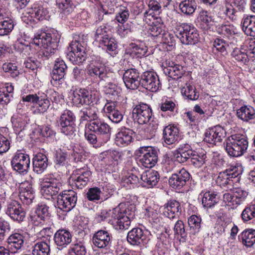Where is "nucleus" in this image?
<instances>
[{"mask_svg": "<svg viewBox=\"0 0 255 255\" xmlns=\"http://www.w3.org/2000/svg\"><path fill=\"white\" fill-rule=\"evenodd\" d=\"M5 214L12 220L19 223L23 221L26 214L21 205L15 200L7 203Z\"/></svg>", "mask_w": 255, "mask_h": 255, "instance_id": "nucleus-18", "label": "nucleus"}, {"mask_svg": "<svg viewBox=\"0 0 255 255\" xmlns=\"http://www.w3.org/2000/svg\"><path fill=\"white\" fill-rule=\"evenodd\" d=\"M25 237L19 233L11 234L7 239V248L12 253H15L24 245Z\"/></svg>", "mask_w": 255, "mask_h": 255, "instance_id": "nucleus-32", "label": "nucleus"}, {"mask_svg": "<svg viewBox=\"0 0 255 255\" xmlns=\"http://www.w3.org/2000/svg\"><path fill=\"white\" fill-rule=\"evenodd\" d=\"M109 223L113 226L116 230H127L130 225V220L129 217L122 211L120 208H114L112 211L111 219Z\"/></svg>", "mask_w": 255, "mask_h": 255, "instance_id": "nucleus-11", "label": "nucleus"}, {"mask_svg": "<svg viewBox=\"0 0 255 255\" xmlns=\"http://www.w3.org/2000/svg\"><path fill=\"white\" fill-rule=\"evenodd\" d=\"M140 85L152 92L157 91L161 86L157 74L149 70H146L141 74Z\"/></svg>", "mask_w": 255, "mask_h": 255, "instance_id": "nucleus-10", "label": "nucleus"}, {"mask_svg": "<svg viewBox=\"0 0 255 255\" xmlns=\"http://www.w3.org/2000/svg\"><path fill=\"white\" fill-rule=\"evenodd\" d=\"M158 127L157 120H152L144 129V137L147 139L153 137Z\"/></svg>", "mask_w": 255, "mask_h": 255, "instance_id": "nucleus-57", "label": "nucleus"}, {"mask_svg": "<svg viewBox=\"0 0 255 255\" xmlns=\"http://www.w3.org/2000/svg\"><path fill=\"white\" fill-rule=\"evenodd\" d=\"M228 154L232 157H239L247 151L249 142L247 137L243 134H235L229 136L224 143Z\"/></svg>", "mask_w": 255, "mask_h": 255, "instance_id": "nucleus-3", "label": "nucleus"}, {"mask_svg": "<svg viewBox=\"0 0 255 255\" xmlns=\"http://www.w3.org/2000/svg\"><path fill=\"white\" fill-rule=\"evenodd\" d=\"M99 111L98 109L93 105V103L87 105L83 107L80 111V119L82 121H87L89 123L94 121L99 118Z\"/></svg>", "mask_w": 255, "mask_h": 255, "instance_id": "nucleus-33", "label": "nucleus"}, {"mask_svg": "<svg viewBox=\"0 0 255 255\" xmlns=\"http://www.w3.org/2000/svg\"><path fill=\"white\" fill-rule=\"evenodd\" d=\"M61 188L62 184L59 179L51 178L41 184V193L45 198L49 199L57 195Z\"/></svg>", "mask_w": 255, "mask_h": 255, "instance_id": "nucleus-16", "label": "nucleus"}, {"mask_svg": "<svg viewBox=\"0 0 255 255\" xmlns=\"http://www.w3.org/2000/svg\"><path fill=\"white\" fill-rule=\"evenodd\" d=\"M2 69L5 72L9 73L12 77H15L19 74V71L15 63H5L2 65Z\"/></svg>", "mask_w": 255, "mask_h": 255, "instance_id": "nucleus-61", "label": "nucleus"}, {"mask_svg": "<svg viewBox=\"0 0 255 255\" xmlns=\"http://www.w3.org/2000/svg\"><path fill=\"white\" fill-rule=\"evenodd\" d=\"M182 94L190 100H196L199 98V94L196 92L195 88L190 85L186 84L182 90Z\"/></svg>", "mask_w": 255, "mask_h": 255, "instance_id": "nucleus-55", "label": "nucleus"}, {"mask_svg": "<svg viewBox=\"0 0 255 255\" xmlns=\"http://www.w3.org/2000/svg\"><path fill=\"white\" fill-rule=\"evenodd\" d=\"M23 101L30 102L35 104L36 107L35 113L44 114L48 109L50 102L48 99L46 95L44 94H29L23 96Z\"/></svg>", "mask_w": 255, "mask_h": 255, "instance_id": "nucleus-9", "label": "nucleus"}, {"mask_svg": "<svg viewBox=\"0 0 255 255\" xmlns=\"http://www.w3.org/2000/svg\"><path fill=\"white\" fill-rule=\"evenodd\" d=\"M247 0H226V12L232 20L237 19L240 12H244L246 6Z\"/></svg>", "mask_w": 255, "mask_h": 255, "instance_id": "nucleus-17", "label": "nucleus"}, {"mask_svg": "<svg viewBox=\"0 0 255 255\" xmlns=\"http://www.w3.org/2000/svg\"><path fill=\"white\" fill-rule=\"evenodd\" d=\"M162 213L166 217L171 220H177L179 217V214L181 212L180 203L174 199L167 201L163 206L161 207Z\"/></svg>", "mask_w": 255, "mask_h": 255, "instance_id": "nucleus-20", "label": "nucleus"}, {"mask_svg": "<svg viewBox=\"0 0 255 255\" xmlns=\"http://www.w3.org/2000/svg\"><path fill=\"white\" fill-rule=\"evenodd\" d=\"M50 247L49 243L40 241L32 247V255H49Z\"/></svg>", "mask_w": 255, "mask_h": 255, "instance_id": "nucleus-46", "label": "nucleus"}, {"mask_svg": "<svg viewBox=\"0 0 255 255\" xmlns=\"http://www.w3.org/2000/svg\"><path fill=\"white\" fill-rule=\"evenodd\" d=\"M96 101V94L86 89H80L74 91L72 102L77 107L90 105Z\"/></svg>", "mask_w": 255, "mask_h": 255, "instance_id": "nucleus-14", "label": "nucleus"}, {"mask_svg": "<svg viewBox=\"0 0 255 255\" xmlns=\"http://www.w3.org/2000/svg\"><path fill=\"white\" fill-rule=\"evenodd\" d=\"M29 220L34 226L39 227L43 226L44 225L53 224L52 221H47L35 212L32 213L30 215Z\"/></svg>", "mask_w": 255, "mask_h": 255, "instance_id": "nucleus-51", "label": "nucleus"}, {"mask_svg": "<svg viewBox=\"0 0 255 255\" xmlns=\"http://www.w3.org/2000/svg\"><path fill=\"white\" fill-rule=\"evenodd\" d=\"M101 191L98 187L91 188L87 193V197L90 201L99 200L100 199Z\"/></svg>", "mask_w": 255, "mask_h": 255, "instance_id": "nucleus-64", "label": "nucleus"}, {"mask_svg": "<svg viewBox=\"0 0 255 255\" xmlns=\"http://www.w3.org/2000/svg\"><path fill=\"white\" fill-rule=\"evenodd\" d=\"M99 44L105 49L111 56H114L118 53V44L116 39L108 36L101 39L99 41Z\"/></svg>", "mask_w": 255, "mask_h": 255, "instance_id": "nucleus-39", "label": "nucleus"}, {"mask_svg": "<svg viewBox=\"0 0 255 255\" xmlns=\"http://www.w3.org/2000/svg\"><path fill=\"white\" fill-rule=\"evenodd\" d=\"M59 35L57 33H46L40 32L37 33L33 38L34 44L44 49L40 51L38 57L43 60H48L58 50Z\"/></svg>", "mask_w": 255, "mask_h": 255, "instance_id": "nucleus-1", "label": "nucleus"}, {"mask_svg": "<svg viewBox=\"0 0 255 255\" xmlns=\"http://www.w3.org/2000/svg\"><path fill=\"white\" fill-rule=\"evenodd\" d=\"M196 7V2L194 0H185L179 4L181 11L186 15L192 14Z\"/></svg>", "mask_w": 255, "mask_h": 255, "instance_id": "nucleus-49", "label": "nucleus"}, {"mask_svg": "<svg viewBox=\"0 0 255 255\" xmlns=\"http://www.w3.org/2000/svg\"><path fill=\"white\" fill-rule=\"evenodd\" d=\"M91 174V172L88 170L85 171L80 170L77 174L72 175L70 180L72 184L78 189H82L87 185Z\"/></svg>", "mask_w": 255, "mask_h": 255, "instance_id": "nucleus-25", "label": "nucleus"}, {"mask_svg": "<svg viewBox=\"0 0 255 255\" xmlns=\"http://www.w3.org/2000/svg\"><path fill=\"white\" fill-rule=\"evenodd\" d=\"M226 131L220 126L208 128L204 133V141L211 145L220 143L225 137Z\"/></svg>", "mask_w": 255, "mask_h": 255, "instance_id": "nucleus-15", "label": "nucleus"}, {"mask_svg": "<svg viewBox=\"0 0 255 255\" xmlns=\"http://www.w3.org/2000/svg\"><path fill=\"white\" fill-rule=\"evenodd\" d=\"M206 157L205 153H201L199 154L194 150L190 160V164L196 168H200L205 163Z\"/></svg>", "mask_w": 255, "mask_h": 255, "instance_id": "nucleus-53", "label": "nucleus"}, {"mask_svg": "<svg viewBox=\"0 0 255 255\" xmlns=\"http://www.w3.org/2000/svg\"><path fill=\"white\" fill-rule=\"evenodd\" d=\"M83 37V35L82 38L80 36L78 38L74 37V40L70 43L68 47L69 52L67 57L74 64L79 65L86 60L85 50L87 43Z\"/></svg>", "mask_w": 255, "mask_h": 255, "instance_id": "nucleus-4", "label": "nucleus"}, {"mask_svg": "<svg viewBox=\"0 0 255 255\" xmlns=\"http://www.w3.org/2000/svg\"><path fill=\"white\" fill-rule=\"evenodd\" d=\"M138 156V164L145 167L150 168L157 163L158 160V151L151 146L140 147L136 151Z\"/></svg>", "mask_w": 255, "mask_h": 255, "instance_id": "nucleus-6", "label": "nucleus"}, {"mask_svg": "<svg viewBox=\"0 0 255 255\" xmlns=\"http://www.w3.org/2000/svg\"><path fill=\"white\" fill-rule=\"evenodd\" d=\"M186 68L181 65L174 64V63H169L168 67L163 69L164 73L169 77L173 79H178L181 78L185 74Z\"/></svg>", "mask_w": 255, "mask_h": 255, "instance_id": "nucleus-35", "label": "nucleus"}, {"mask_svg": "<svg viewBox=\"0 0 255 255\" xmlns=\"http://www.w3.org/2000/svg\"><path fill=\"white\" fill-rule=\"evenodd\" d=\"M72 76L75 81L82 83L85 79L86 73L82 69L75 67L73 69Z\"/></svg>", "mask_w": 255, "mask_h": 255, "instance_id": "nucleus-62", "label": "nucleus"}, {"mask_svg": "<svg viewBox=\"0 0 255 255\" xmlns=\"http://www.w3.org/2000/svg\"><path fill=\"white\" fill-rule=\"evenodd\" d=\"M88 129L99 136L104 138L108 141L110 140L111 134L110 126L103 120L97 118L91 123L86 124Z\"/></svg>", "mask_w": 255, "mask_h": 255, "instance_id": "nucleus-12", "label": "nucleus"}, {"mask_svg": "<svg viewBox=\"0 0 255 255\" xmlns=\"http://www.w3.org/2000/svg\"><path fill=\"white\" fill-rule=\"evenodd\" d=\"M28 13L30 16L38 20L47 19L49 18L47 9L39 3H34L30 9Z\"/></svg>", "mask_w": 255, "mask_h": 255, "instance_id": "nucleus-36", "label": "nucleus"}, {"mask_svg": "<svg viewBox=\"0 0 255 255\" xmlns=\"http://www.w3.org/2000/svg\"><path fill=\"white\" fill-rule=\"evenodd\" d=\"M67 70V66L65 62L61 59H57L51 73V83L53 85L61 84L64 81Z\"/></svg>", "mask_w": 255, "mask_h": 255, "instance_id": "nucleus-19", "label": "nucleus"}, {"mask_svg": "<svg viewBox=\"0 0 255 255\" xmlns=\"http://www.w3.org/2000/svg\"><path fill=\"white\" fill-rule=\"evenodd\" d=\"M132 118L139 124H146L152 118V110L146 104L136 105L132 110Z\"/></svg>", "mask_w": 255, "mask_h": 255, "instance_id": "nucleus-13", "label": "nucleus"}, {"mask_svg": "<svg viewBox=\"0 0 255 255\" xmlns=\"http://www.w3.org/2000/svg\"><path fill=\"white\" fill-rule=\"evenodd\" d=\"M133 132L129 128H122L116 135L115 143L120 146L129 144L133 140Z\"/></svg>", "mask_w": 255, "mask_h": 255, "instance_id": "nucleus-30", "label": "nucleus"}, {"mask_svg": "<svg viewBox=\"0 0 255 255\" xmlns=\"http://www.w3.org/2000/svg\"><path fill=\"white\" fill-rule=\"evenodd\" d=\"M32 164L33 171L37 174H41L48 166V158L44 154L38 153L34 155Z\"/></svg>", "mask_w": 255, "mask_h": 255, "instance_id": "nucleus-31", "label": "nucleus"}, {"mask_svg": "<svg viewBox=\"0 0 255 255\" xmlns=\"http://www.w3.org/2000/svg\"><path fill=\"white\" fill-rule=\"evenodd\" d=\"M77 201V193L75 191H64L58 195L56 206L64 212H69L75 207Z\"/></svg>", "mask_w": 255, "mask_h": 255, "instance_id": "nucleus-8", "label": "nucleus"}, {"mask_svg": "<svg viewBox=\"0 0 255 255\" xmlns=\"http://www.w3.org/2000/svg\"><path fill=\"white\" fill-rule=\"evenodd\" d=\"M29 119L26 114L15 115L11 118L13 127L16 132L24 130Z\"/></svg>", "mask_w": 255, "mask_h": 255, "instance_id": "nucleus-41", "label": "nucleus"}, {"mask_svg": "<svg viewBox=\"0 0 255 255\" xmlns=\"http://www.w3.org/2000/svg\"><path fill=\"white\" fill-rule=\"evenodd\" d=\"M116 102L107 103L105 106V110L109 119L114 123H119L123 119V115L116 108Z\"/></svg>", "mask_w": 255, "mask_h": 255, "instance_id": "nucleus-34", "label": "nucleus"}, {"mask_svg": "<svg viewBox=\"0 0 255 255\" xmlns=\"http://www.w3.org/2000/svg\"><path fill=\"white\" fill-rule=\"evenodd\" d=\"M129 16L128 9L126 7L121 8L116 14L115 19L121 23H124L127 21Z\"/></svg>", "mask_w": 255, "mask_h": 255, "instance_id": "nucleus-63", "label": "nucleus"}, {"mask_svg": "<svg viewBox=\"0 0 255 255\" xmlns=\"http://www.w3.org/2000/svg\"><path fill=\"white\" fill-rule=\"evenodd\" d=\"M201 221V217L195 215H192L188 218L190 234L195 235L200 232Z\"/></svg>", "mask_w": 255, "mask_h": 255, "instance_id": "nucleus-48", "label": "nucleus"}, {"mask_svg": "<svg viewBox=\"0 0 255 255\" xmlns=\"http://www.w3.org/2000/svg\"><path fill=\"white\" fill-rule=\"evenodd\" d=\"M86 249L83 243L78 242L71 245L69 250V255H85Z\"/></svg>", "mask_w": 255, "mask_h": 255, "instance_id": "nucleus-54", "label": "nucleus"}, {"mask_svg": "<svg viewBox=\"0 0 255 255\" xmlns=\"http://www.w3.org/2000/svg\"><path fill=\"white\" fill-rule=\"evenodd\" d=\"M174 224L173 228V231L175 235H179L182 238H185L187 237V233L185 232L184 224L182 221L179 220L178 219Z\"/></svg>", "mask_w": 255, "mask_h": 255, "instance_id": "nucleus-60", "label": "nucleus"}, {"mask_svg": "<svg viewBox=\"0 0 255 255\" xmlns=\"http://www.w3.org/2000/svg\"><path fill=\"white\" fill-rule=\"evenodd\" d=\"M148 48L143 43L137 44L135 43H130L126 49V53L131 57L141 58L146 55Z\"/></svg>", "mask_w": 255, "mask_h": 255, "instance_id": "nucleus-38", "label": "nucleus"}, {"mask_svg": "<svg viewBox=\"0 0 255 255\" xmlns=\"http://www.w3.org/2000/svg\"><path fill=\"white\" fill-rule=\"evenodd\" d=\"M112 240V236L108 231L99 230L96 232L92 238L93 245L98 248H105L109 246Z\"/></svg>", "mask_w": 255, "mask_h": 255, "instance_id": "nucleus-24", "label": "nucleus"}, {"mask_svg": "<svg viewBox=\"0 0 255 255\" xmlns=\"http://www.w3.org/2000/svg\"><path fill=\"white\" fill-rule=\"evenodd\" d=\"M0 22V36L7 35L13 29L14 23L12 19L5 17Z\"/></svg>", "mask_w": 255, "mask_h": 255, "instance_id": "nucleus-52", "label": "nucleus"}, {"mask_svg": "<svg viewBox=\"0 0 255 255\" xmlns=\"http://www.w3.org/2000/svg\"><path fill=\"white\" fill-rule=\"evenodd\" d=\"M151 34L153 36H160L164 39V42L169 44L170 43H172V39L173 36L168 32L163 30L162 28L160 26L153 25L150 28Z\"/></svg>", "mask_w": 255, "mask_h": 255, "instance_id": "nucleus-44", "label": "nucleus"}, {"mask_svg": "<svg viewBox=\"0 0 255 255\" xmlns=\"http://www.w3.org/2000/svg\"><path fill=\"white\" fill-rule=\"evenodd\" d=\"M238 169V167L236 166H230L225 171L219 173L217 182L221 186H232L233 184L232 179L237 177L240 174Z\"/></svg>", "mask_w": 255, "mask_h": 255, "instance_id": "nucleus-21", "label": "nucleus"}, {"mask_svg": "<svg viewBox=\"0 0 255 255\" xmlns=\"http://www.w3.org/2000/svg\"><path fill=\"white\" fill-rule=\"evenodd\" d=\"M238 238L242 240L244 245L251 247L255 243V230H246L238 236Z\"/></svg>", "mask_w": 255, "mask_h": 255, "instance_id": "nucleus-47", "label": "nucleus"}, {"mask_svg": "<svg viewBox=\"0 0 255 255\" xmlns=\"http://www.w3.org/2000/svg\"><path fill=\"white\" fill-rule=\"evenodd\" d=\"M219 201L217 194L214 191L206 192L202 198V204L204 208H210Z\"/></svg>", "mask_w": 255, "mask_h": 255, "instance_id": "nucleus-45", "label": "nucleus"}, {"mask_svg": "<svg viewBox=\"0 0 255 255\" xmlns=\"http://www.w3.org/2000/svg\"><path fill=\"white\" fill-rule=\"evenodd\" d=\"M87 73L94 80L104 81L108 84L105 87L106 94L114 97L119 96L120 88L113 83L115 79V74L109 70L104 65H93L88 68Z\"/></svg>", "mask_w": 255, "mask_h": 255, "instance_id": "nucleus-2", "label": "nucleus"}, {"mask_svg": "<svg viewBox=\"0 0 255 255\" xmlns=\"http://www.w3.org/2000/svg\"><path fill=\"white\" fill-rule=\"evenodd\" d=\"M22 185L20 188L19 197L21 202L26 205L30 204L34 199V191L30 185L23 187Z\"/></svg>", "mask_w": 255, "mask_h": 255, "instance_id": "nucleus-42", "label": "nucleus"}, {"mask_svg": "<svg viewBox=\"0 0 255 255\" xmlns=\"http://www.w3.org/2000/svg\"><path fill=\"white\" fill-rule=\"evenodd\" d=\"M237 117L245 122L255 119V110L251 106H243L237 110Z\"/></svg>", "mask_w": 255, "mask_h": 255, "instance_id": "nucleus-43", "label": "nucleus"}, {"mask_svg": "<svg viewBox=\"0 0 255 255\" xmlns=\"http://www.w3.org/2000/svg\"><path fill=\"white\" fill-rule=\"evenodd\" d=\"M148 6L149 10H146L144 12V16L145 17L148 15H152V13L150 12L151 11H154L158 13H159L161 11V4L155 0H150L148 2Z\"/></svg>", "mask_w": 255, "mask_h": 255, "instance_id": "nucleus-59", "label": "nucleus"}, {"mask_svg": "<svg viewBox=\"0 0 255 255\" xmlns=\"http://www.w3.org/2000/svg\"><path fill=\"white\" fill-rule=\"evenodd\" d=\"M179 129L175 126L168 125L164 128L163 137L165 143L171 145L177 141L179 138Z\"/></svg>", "mask_w": 255, "mask_h": 255, "instance_id": "nucleus-37", "label": "nucleus"}, {"mask_svg": "<svg viewBox=\"0 0 255 255\" xmlns=\"http://www.w3.org/2000/svg\"><path fill=\"white\" fill-rule=\"evenodd\" d=\"M11 161L13 162H17L23 165H25L27 167L30 166V157L29 156L21 150H17L12 158Z\"/></svg>", "mask_w": 255, "mask_h": 255, "instance_id": "nucleus-56", "label": "nucleus"}, {"mask_svg": "<svg viewBox=\"0 0 255 255\" xmlns=\"http://www.w3.org/2000/svg\"><path fill=\"white\" fill-rule=\"evenodd\" d=\"M190 175L184 168L176 173L173 174L169 179V185L174 188H181L190 179Z\"/></svg>", "mask_w": 255, "mask_h": 255, "instance_id": "nucleus-23", "label": "nucleus"}, {"mask_svg": "<svg viewBox=\"0 0 255 255\" xmlns=\"http://www.w3.org/2000/svg\"><path fill=\"white\" fill-rule=\"evenodd\" d=\"M241 25L246 34L255 36V15H245L242 19Z\"/></svg>", "mask_w": 255, "mask_h": 255, "instance_id": "nucleus-40", "label": "nucleus"}, {"mask_svg": "<svg viewBox=\"0 0 255 255\" xmlns=\"http://www.w3.org/2000/svg\"><path fill=\"white\" fill-rule=\"evenodd\" d=\"M123 80L127 88L136 89L140 84L139 73L135 68L128 69L124 74Z\"/></svg>", "mask_w": 255, "mask_h": 255, "instance_id": "nucleus-22", "label": "nucleus"}, {"mask_svg": "<svg viewBox=\"0 0 255 255\" xmlns=\"http://www.w3.org/2000/svg\"><path fill=\"white\" fill-rule=\"evenodd\" d=\"M72 236L70 232L65 229H59L54 234V241L55 244L61 249L66 248L72 242Z\"/></svg>", "mask_w": 255, "mask_h": 255, "instance_id": "nucleus-28", "label": "nucleus"}, {"mask_svg": "<svg viewBox=\"0 0 255 255\" xmlns=\"http://www.w3.org/2000/svg\"><path fill=\"white\" fill-rule=\"evenodd\" d=\"M47 221H52L49 213V207L45 204H38L36 211L34 212Z\"/></svg>", "mask_w": 255, "mask_h": 255, "instance_id": "nucleus-58", "label": "nucleus"}, {"mask_svg": "<svg viewBox=\"0 0 255 255\" xmlns=\"http://www.w3.org/2000/svg\"><path fill=\"white\" fill-rule=\"evenodd\" d=\"M96 133L85 132V136L88 142L93 145V147L97 148L100 147L105 143L108 142L107 140L100 136L97 137Z\"/></svg>", "mask_w": 255, "mask_h": 255, "instance_id": "nucleus-50", "label": "nucleus"}, {"mask_svg": "<svg viewBox=\"0 0 255 255\" xmlns=\"http://www.w3.org/2000/svg\"><path fill=\"white\" fill-rule=\"evenodd\" d=\"M127 241L131 245L138 246L146 243V236L141 229L134 228L128 232Z\"/></svg>", "mask_w": 255, "mask_h": 255, "instance_id": "nucleus-26", "label": "nucleus"}, {"mask_svg": "<svg viewBox=\"0 0 255 255\" xmlns=\"http://www.w3.org/2000/svg\"><path fill=\"white\" fill-rule=\"evenodd\" d=\"M194 150L188 144H183L176 150L174 154V157L179 163H184L190 160Z\"/></svg>", "mask_w": 255, "mask_h": 255, "instance_id": "nucleus-27", "label": "nucleus"}, {"mask_svg": "<svg viewBox=\"0 0 255 255\" xmlns=\"http://www.w3.org/2000/svg\"><path fill=\"white\" fill-rule=\"evenodd\" d=\"M76 117L70 110H65L61 114L58 121V126L63 134L71 136L76 131Z\"/></svg>", "mask_w": 255, "mask_h": 255, "instance_id": "nucleus-7", "label": "nucleus"}, {"mask_svg": "<svg viewBox=\"0 0 255 255\" xmlns=\"http://www.w3.org/2000/svg\"><path fill=\"white\" fill-rule=\"evenodd\" d=\"M159 175L156 171H145L140 177V186L151 188L156 185L159 180Z\"/></svg>", "mask_w": 255, "mask_h": 255, "instance_id": "nucleus-29", "label": "nucleus"}, {"mask_svg": "<svg viewBox=\"0 0 255 255\" xmlns=\"http://www.w3.org/2000/svg\"><path fill=\"white\" fill-rule=\"evenodd\" d=\"M174 32L184 44H195L199 40L197 30L186 23H177L174 28Z\"/></svg>", "mask_w": 255, "mask_h": 255, "instance_id": "nucleus-5", "label": "nucleus"}]
</instances>
